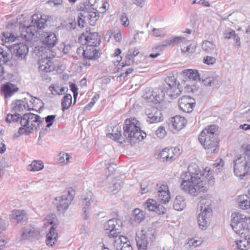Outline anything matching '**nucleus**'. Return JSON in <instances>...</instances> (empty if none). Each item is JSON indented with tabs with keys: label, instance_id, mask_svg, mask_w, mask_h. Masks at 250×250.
<instances>
[{
	"label": "nucleus",
	"instance_id": "obj_1",
	"mask_svg": "<svg viewBox=\"0 0 250 250\" xmlns=\"http://www.w3.org/2000/svg\"><path fill=\"white\" fill-rule=\"evenodd\" d=\"M212 173L210 170L207 171V173L204 177L198 166L192 163L189 165L188 171L181 174V178L182 182L181 184V188L186 192L193 196H197L200 192L207 191L205 186L206 181L209 184H213Z\"/></svg>",
	"mask_w": 250,
	"mask_h": 250
},
{
	"label": "nucleus",
	"instance_id": "obj_2",
	"mask_svg": "<svg viewBox=\"0 0 250 250\" xmlns=\"http://www.w3.org/2000/svg\"><path fill=\"white\" fill-rule=\"evenodd\" d=\"M218 126L215 125H210L205 128L199 136V141L207 150L208 153H216L219 150Z\"/></svg>",
	"mask_w": 250,
	"mask_h": 250
},
{
	"label": "nucleus",
	"instance_id": "obj_3",
	"mask_svg": "<svg viewBox=\"0 0 250 250\" xmlns=\"http://www.w3.org/2000/svg\"><path fill=\"white\" fill-rule=\"evenodd\" d=\"M173 87L169 88L166 86L155 88L151 94L149 96L146 95L145 98L148 102L153 103L154 105H156L157 104L159 105L163 102L166 93L173 98H177L181 93L182 89L179 83L177 86L176 85Z\"/></svg>",
	"mask_w": 250,
	"mask_h": 250
},
{
	"label": "nucleus",
	"instance_id": "obj_4",
	"mask_svg": "<svg viewBox=\"0 0 250 250\" xmlns=\"http://www.w3.org/2000/svg\"><path fill=\"white\" fill-rule=\"evenodd\" d=\"M46 16L41 14H34L32 16L31 24L21 31V37L27 41L32 40L35 33L37 32L39 29L45 28L46 26Z\"/></svg>",
	"mask_w": 250,
	"mask_h": 250
},
{
	"label": "nucleus",
	"instance_id": "obj_5",
	"mask_svg": "<svg viewBox=\"0 0 250 250\" xmlns=\"http://www.w3.org/2000/svg\"><path fill=\"white\" fill-rule=\"evenodd\" d=\"M124 138L125 139L126 142H131L134 139L138 140H143L146 136V134L143 132L138 125L137 121L135 119H127L125 120L124 124Z\"/></svg>",
	"mask_w": 250,
	"mask_h": 250
},
{
	"label": "nucleus",
	"instance_id": "obj_6",
	"mask_svg": "<svg viewBox=\"0 0 250 250\" xmlns=\"http://www.w3.org/2000/svg\"><path fill=\"white\" fill-rule=\"evenodd\" d=\"M212 201L209 199L202 198L198 204V209L200 213L198 215V223L200 228L206 229L209 224V218L212 216Z\"/></svg>",
	"mask_w": 250,
	"mask_h": 250
},
{
	"label": "nucleus",
	"instance_id": "obj_7",
	"mask_svg": "<svg viewBox=\"0 0 250 250\" xmlns=\"http://www.w3.org/2000/svg\"><path fill=\"white\" fill-rule=\"evenodd\" d=\"M231 226L233 230L239 235H245L248 230L250 219L246 215L239 212L231 214Z\"/></svg>",
	"mask_w": 250,
	"mask_h": 250
},
{
	"label": "nucleus",
	"instance_id": "obj_8",
	"mask_svg": "<svg viewBox=\"0 0 250 250\" xmlns=\"http://www.w3.org/2000/svg\"><path fill=\"white\" fill-rule=\"evenodd\" d=\"M44 225L48 227L49 225L52 226L49 229V231L46 235V243L50 247H52L55 243L58 238V233L54 226L57 225L56 216L54 214L48 215L44 220Z\"/></svg>",
	"mask_w": 250,
	"mask_h": 250
},
{
	"label": "nucleus",
	"instance_id": "obj_9",
	"mask_svg": "<svg viewBox=\"0 0 250 250\" xmlns=\"http://www.w3.org/2000/svg\"><path fill=\"white\" fill-rule=\"evenodd\" d=\"M56 53L47 49L42 54V59H39L38 64L40 71L50 72L55 69V65L51 59L55 57Z\"/></svg>",
	"mask_w": 250,
	"mask_h": 250
},
{
	"label": "nucleus",
	"instance_id": "obj_10",
	"mask_svg": "<svg viewBox=\"0 0 250 250\" xmlns=\"http://www.w3.org/2000/svg\"><path fill=\"white\" fill-rule=\"evenodd\" d=\"M75 194V191L72 188H69L64 191L61 197H56L55 200L58 201L56 203L58 211L63 213L67 209L73 200Z\"/></svg>",
	"mask_w": 250,
	"mask_h": 250
},
{
	"label": "nucleus",
	"instance_id": "obj_11",
	"mask_svg": "<svg viewBox=\"0 0 250 250\" xmlns=\"http://www.w3.org/2000/svg\"><path fill=\"white\" fill-rule=\"evenodd\" d=\"M234 161V173L238 177H242L250 174V165L243 159L241 155H238Z\"/></svg>",
	"mask_w": 250,
	"mask_h": 250
},
{
	"label": "nucleus",
	"instance_id": "obj_12",
	"mask_svg": "<svg viewBox=\"0 0 250 250\" xmlns=\"http://www.w3.org/2000/svg\"><path fill=\"white\" fill-rule=\"evenodd\" d=\"M4 49L10 55L11 53L18 60L25 59L29 52L28 46L23 43L14 44L9 48L5 46Z\"/></svg>",
	"mask_w": 250,
	"mask_h": 250
},
{
	"label": "nucleus",
	"instance_id": "obj_13",
	"mask_svg": "<svg viewBox=\"0 0 250 250\" xmlns=\"http://www.w3.org/2000/svg\"><path fill=\"white\" fill-rule=\"evenodd\" d=\"M122 221L116 218H113L106 221L104 224V229L109 231L108 236L111 238L117 237L120 235L122 230Z\"/></svg>",
	"mask_w": 250,
	"mask_h": 250
},
{
	"label": "nucleus",
	"instance_id": "obj_14",
	"mask_svg": "<svg viewBox=\"0 0 250 250\" xmlns=\"http://www.w3.org/2000/svg\"><path fill=\"white\" fill-rule=\"evenodd\" d=\"M157 107L150 106L146 110V114L147 116L146 122L149 124L161 122L163 120V116L161 110Z\"/></svg>",
	"mask_w": 250,
	"mask_h": 250
},
{
	"label": "nucleus",
	"instance_id": "obj_15",
	"mask_svg": "<svg viewBox=\"0 0 250 250\" xmlns=\"http://www.w3.org/2000/svg\"><path fill=\"white\" fill-rule=\"evenodd\" d=\"M41 37L42 44L48 48L54 47L58 41L56 34L51 31H42L41 33Z\"/></svg>",
	"mask_w": 250,
	"mask_h": 250
},
{
	"label": "nucleus",
	"instance_id": "obj_16",
	"mask_svg": "<svg viewBox=\"0 0 250 250\" xmlns=\"http://www.w3.org/2000/svg\"><path fill=\"white\" fill-rule=\"evenodd\" d=\"M154 232L151 228H145L142 230L141 236L137 240V245L138 249H140V248L146 249L148 245L147 238L150 235H153Z\"/></svg>",
	"mask_w": 250,
	"mask_h": 250
},
{
	"label": "nucleus",
	"instance_id": "obj_17",
	"mask_svg": "<svg viewBox=\"0 0 250 250\" xmlns=\"http://www.w3.org/2000/svg\"><path fill=\"white\" fill-rule=\"evenodd\" d=\"M193 101L194 99L189 96H184L180 98L178 100L179 108L185 112H191L195 105V103Z\"/></svg>",
	"mask_w": 250,
	"mask_h": 250
},
{
	"label": "nucleus",
	"instance_id": "obj_18",
	"mask_svg": "<svg viewBox=\"0 0 250 250\" xmlns=\"http://www.w3.org/2000/svg\"><path fill=\"white\" fill-rule=\"evenodd\" d=\"M144 208L148 211H153L158 214H164L166 208L161 204H158L157 202L152 199H148L143 205Z\"/></svg>",
	"mask_w": 250,
	"mask_h": 250
},
{
	"label": "nucleus",
	"instance_id": "obj_19",
	"mask_svg": "<svg viewBox=\"0 0 250 250\" xmlns=\"http://www.w3.org/2000/svg\"><path fill=\"white\" fill-rule=\"evenodd\" d=\"M83 35L84 37L88 46H97L101 42V38L97 32H90V29L88 30L86 29L85 33Z\"/></svg>",
	"mask_w": 250,
	"mask_h": 250
},
{
	"label": "nucleus",
	"instance_id": "obj_20",
	"mask_svg": "<svg viewBox=\"0 0 250 250\" xmlns=\"http://www.w3.org/2000/svg\"><path fill=\"white\" fill-rule=\"evenodd\" d=\"M187 124V120L183 117L176 115L170 119L168 125L170 129L178 131L182 129Z\"/></svg>",
	"mask_w": 250,
	"mask_h": 250
},
{
	"label": "nucleus",
	"instance_id": "obj_21",
	"mask_svg": "<svg viewBox=\"0 0 250 250\" xmlns=\"http://www.w3.org/2000/svg\"><path fill=\"white\" fill-rule=\"evenodd\" d=\"M32 115L33 116L32 117V119L28 120L29 124L30 123H31V125H29L27 127L28 132H32L34 128H35L36 130L39 129L40 125L43 123V118L42 119L39 115L34 114L32 113Z\"/></svg>",
	"mask_w": 250,
	"mask_h": 250
},
{
	"label": "nucleus",
	"instance_id": "obj_22",
	"mask_svg": "<svg viewBox=\"0 0 250 250\" xmlns=\"http://www.w3.org/2000/svg\"><path fill=\"white\" fill-rule=\"evenodd\" d=\"M92 195L93 194L91 191L88 192L86 193L83 201V206H84L83 209V210L84 218L85 219L89 217V208L91 203L93 202Z\"/></svg>",
	"mask_w": 250,
	"mask_h": 250
},
{
	"label": "nucleus",
	"instance_id": "obj_23",
	"mask_svg": "<svg viewBox=\"0 0 250 250\" xmlns=\"http://www.w3.org/2000/svg\"><path fill=\"white\" fill-rule=\"evenodd\" d=\"M1 90L3 93L5 98L11 97L15 92L19 90V88L10 83H6L1 86Z\"/></svg>",
	"mask_w": 250,
	"mask_h": 250
},
{
	"label": "nucleus",
	"instance_id": "obj_24",
	"mask_svg": "<svg viewBox=\"0 0 250 250\" xmlns=\"http://www.w3.org/2000/svg\"><path fill=\"white\" fill-rule=\"evenodd\" d=\"M5 45L3 44H0V62L2 61L5 63L10 60L11 55L4 49ZM4 73V67L0 63V76H2Z\"/></svg>",
	"mask_w": 250,
	"mask_h": 250
},
{
	"label": "nucleus",
	"instance_id": "obj_25",
	"mask_svg": "<svg viewBox=\"0 0 250 250\" xmlns=\"http://www.w3.org/2000/svg\"><path fill=\"white\" fill-rule=\"evenodd\" d=\"M27 108V110H33V108L29 107L28 102L27 101V98H25L23 100H17L16 101L15 106L12 108V112L15 113L23 111Z\"/></svg>",
	"mask_w": 250,
	"mask_h": 250
},
{
	"label": "nucleus",
	"instance_id": "obj_26",
	"mask_svg": "<svg viewBox=\"0 0 250 250\" xmlns=\"http://www.w3.org/2000/svg\"><path fill=\"white\" fill-rule=\"evenodd\" d=\"M83 57L84 61L86 60H95L99 57L98 51L94 46H86Z\"/></svg>",
	"mask_w": 250,
	"mask_h": 250
},
{
	"label": "nucleus",
	"instance_id": "obj_27",
	"mask_svg": "<svg viewBox=\"0 0 250 250\" xmlns=\"http://www.w3.org/2000/svg\"><path fill=\"white\" fill-rule=\"evenodd\" d=\"M182 73L186 77V80H183L185 83L188 80L195 81L198 79L199 81H201V80L198 71L196 70H184L182 71Z\"/></svg>",
	"mask_w": 250,
	"mask_h": 250
},
{
	"label": "nucleus",
	"instance_id": "obj_28",
	"mask_svg": "<svg viewBox=\"0 0 250 250\" xmlns=\"http://www.w3.org/2000/svg\"><path fill=\"white\" fill-rule=\"evenodd\" d=\"M21 239L24 240L33 237L37 234L35 228L32 226H28L23 228L21 231Z\"/></svg>",
	"mask_w": 250,
	"mask_h": 250
},
{
	"label": "nucleus",
	"instance_id": "obj_29",
	"mask_svg": "<svg viewBox=\"0 0 250 250\" xmlns=\"http://www.w3.org/2000/svg\"><path fill=\"white\" fill-rule=\"evenodd\" d=\"M80 15L81 17L87 18L89 20L90 25L92 26L95 25L96 22L99 18V13L97 10V12L87 11L85 13V15H83L82 13H80Z\"/></svg>",
	"mask_w": 250,
	"mask_h": 250
},
{
	"label": "nucleus",
	"instance_id": "obj_30",
	"mask_svg": "<svg viewBox=\"0 0 250 250\" xmlns=\"http://www.w3.org/2000/svg\"><path fill=\"white\" fill-rule=\"evenodd\" d=\"M187 42L186 39L181 37H176L171 39H168L166 41V44H162L157 47L158 48H165L167 45H174L175 44H179L181 42Z\"/></svg>",
	"mask_w": 250,
	"mask_h": 250
},
{
	"label": "nucleus",
	"instance_id": "obj_31",
	"mask_svg": "<svg viewBox=\"0 0 250 250\" xmlns=\"http://www.w3.org/2000/svg\"><path fill=\"white\" fill-rule=\"evenodd\" d=\"M186 206L184 198L181 195L177 196L174 201V209L178 211H181L185 208Z\"/></svg>",
	"mask_w": 250,
	"mask_h": 250
},
{
	"label": "nucleus",
	"instance_id": "obj_32",
	"mask_svg": "<svg viewBox=\"0 0 250 250\" xmlns=\"http://www.w3.org/2000/svg\"><path fill=\"white\" fill-rule=\"evenodd\" d=\"M239 206L243 209H250V198L246 195H243L239 198Z\"/></svg>",
	"mask_w": 250,
	"mask_h": 250
},
{
	"label": "nucleus",
	"instance_id": "obj_33",
	"mask_svg": "<svg viewBox=\"0 0 250 250\" xmlns=\"http://www.w3.org/2000/svg\"><path fill=\"white\" fill-rule=\"evenodd\" d=\"M113 133L109 134L110 138H111V136H113V138L115 140L121 141V142H126L125 139L124 138V133L123 134L121 133V128L114 127L112 130Z\"/></svg>",
	"mask_w": 250,
	"mask_h": 250
},
{
	"label": "nucleus",
	"instance_id": "obj_34",
	"mask_svg": "<svg viewBox=\"0 0 250 250\" xmlns=\"http://www.w3.org/2000/svg\"><path fill=\"white\" fill-rule=\"evenodd\" d=\"M145 214L143 211L139 208H135L133 210V215L131 219L138 223L145 220Z\"/></svg>",
	"mask_w": 250,
	"mask_h": 250
},
{
	"label": "nucleus",
	"instance_id": "obj_35",
	"mask_svg": "<svg viewBox=\"0 0 250 250\" xmlns=\"http://www.w3.org/2000/svg\"><path fill=\"white\" fill-rule=\"evenodd\" d=\"M246 236L244 235V238L239 240H236L237 247L239 250H246L249 249L250 242L246 238Z\"/></svg>",
	"mask_w": 250,
	"mask_h": 250
},
{
	"label": "nucleus",
	"instance_id": "obj_36",
	"mask_svg": "<svg viewBox=\"0 0 250 250\" xmlns=\"http://www.w3.org/2000/svg\"><path fill=\"white\" fill-rule=\"evenodd\" d=\"M72 104V96L70 94H67L63 97L62 100L61 105L62 110L64 111L68 109Z\"/></svg>",
	"mask_w": 250,
	"mask_h": 250
},
{
	"label": "nucleus",
	"instance_id": "obj_37",
	"mask_svg": "<svg viewBox=\"0 0 250 250\" xmlns=\"http://www.w3.org/2000/svg\"><path fill=\"white\" fill-rule=\"evenodd\" d=\"M43 168V164L42 161H34L27 166V169L30 171H39Z\"/></svg>",
	"mask_w": 250,
	"mask_h": 250
},
{
	"label": "nucleus",
	"instance_id": "obj_38",
	"mask_svg": "<svg viewBox=\"0 0 250 250\" xmlns=\"http://www.w3.org/2000/svg\"><path fill=\"white\" fill-rule=\"evenodd\" d=\"M49 89L53 95H62L65 93L66 89L68 90L67 88L60 87L59 85H51Z\"/></svg>",
	"mask_w": 250,
	"mask_h": 250
},
{
	"label": "nucleus",
	"instance_id": "obj_39",
	"mask_svg": "<svg viewBox=\"0 0 250 250\" xmlns=\"http://www.w3.org/2000/svg\"><path fill=\"white\" fill-rule=\"evenodd\" d=\"M11 217L19 223L23 220L25 215L22 211L14 210L12 212Z\"/></svg>",
	"mask_w": 250,
	"mask_h": 250
},
{
	"label": "nucleus",
	"instance_id": "obj_40",
	"mask_svg": "<svg viewBox=\"0 0 250 250\" xmlns=\"http://www.w3.org/2000/svg\"><path fill=\"white\" fill-rule=\"evenodd\" d=\"M33 115H32V113H27L24 114L22 117H20L21 121L20 124L21 126L23 127H27L29 125V120L32 119V117H33Z\"/></svg>",
	"mask_w": 250,
	"mask_h": 250
},
{
	"label": "nucleus",
	"instance_id": "obj_41",
	"mask_svg": "<svg viewBox=\"0 0 250 250\" xmlns=\"http://www.w3.org/2000/svg\"><path fill=\"white\" fill-rule=\"evenodd\" d=\"M158 200L163 203H167L169 202L170 198L169 191H164L158 193Z\"/></svg>",
	"mask_w": 250,
	"mask_h": 250
},
{
	"label": "nucleus",
	"instance_id": "obj_42",
	"mask_svg": "<svg viewBox=\"0 0 250 250\" xmlns=\"http://www.w3.org/2000/svg\"><path fill=\"white\" fill-rule=\"evenodd\" d=\"M216 47V45L215 44L213 43L212 42L205 41L203 42L202 44V49L207 52H210L215 49Z\"/></svg>",
	"mask_w": 250,
	"mask_h": 250
},
{
	"label": "nucleus",
	"instance_id": "obj_43",
	"mask_svg": "<svg viewBox=\"0 0 250 250\" xmlns=\"http://www.w3.org/2000/svg\"><path fill=\"white\" fill-rule=\"evenodd\" d=\"M204 85L207 86H211L216 84L218 81L217 77H206L202 79Z\"/></svg>",
	"mask_w": 250,
	"mask_h": 250
},
{
	"label": "nucleus",
	"instance_id": "obj_44",
	"mask_svg": "<svg viewBox=\"0 0 250 250\" xmlns=\"http://www.w3.org/2000/svg\"><path fill=\"white\" fill-rule=\"evenodd\" d=\"M167 85H162L161 86H166L169 87H174L176 85V78L173 76H167L165 79Z\"/></svg>",
	"mask_w": 250,
	"mask_h": 250
},
{
	"label": "nucleus",
	"instance_id": "obj_45",
	"mask_svg": "<svg viewBox=\"0 0 250 250\" xmlns=\"http://www.w3.org/2000/svg\"><path fill=\"white\" fill-rule=\"evenodd\" d=\"M242 148L245 150L244 156L243 157V159H244L250 165V145H244Z\"/></svg>",
	"mask_w": 250,
	"mask_h": 250
},
{
	"label": "nucleus",
	"instance_id": "obj_46",
	"mask_svg": "<svg viewBox=\"0 0 250 250\" xmlns=\"http://www.w3.org/2000/svg\"><path fill=\"white\" fill-rule=\"evenodd\" d=\"M242 148L245 150L244 156L243 157V159H244L250 165V145H244Z\"/></svg>",
	"mask_w": 250,
	"mask_h": 250
},
{
	"label": "nucleus",
	"instance_id": "obj_47",
	"mask_svg": "<svg viewBox=\"0 0 250 250\" xmlns=\"http://www.w3.org/2000/svg\"><path fill=\"white\" fill-rule=\"evenodd\" d=\"M125 244H130L129 242H128L127 239L126 237L120 235V236L115 240L114 247L115 248V245L118 246H125Z\"/></svg>",
	"mask_w": 250,
	"mask_h": 250
},
{
	"label": "nucleus",
	"instance_id": "obj_48",
	"mask_svg": "<svg viewBox=\"0 0 250 250\" xmlns=\"http://www.w3.org/2000/svg\"><path fill=\"white\" fill-rule=\"evenodd\" d=\"M179 149L176 147L168 148V157H167V161L172 160L174 156L179 153Z\"/></svg>",
	"mask_w": 250,
	"mask_h": 250
},
{
	"label": "nucleus",
	"instance_id": "obj_49",
	"mask_svg": "<svg viewBox=\"0 0 250 250\" xmlns=\"http://www.w3.org/2000/svg\"><path fill=\"white\" fill-rule=\"evenodd\" d=\"M2 35L3 37H5V42H10V41H15L18 37V36H15L14 33H9L8 32H3L2 33Z\"/></svg>",
	"mask_w": 250,
	"mask_h": 250
},
{
	"label": "nucleus",
	"instance_id": "obj_50",
	"mask_svg": "<svg viewBox=\"0 0 250 250\" xmlns=\"http://www.w3.org/2000/svg\"><path fill=\"white\" fill-rule=\"evenodd\" d=\"M201 244V242L200 241L191 239L188 241L187 245L188 246V248L193 249L197 246H200Z\"/></svg>",
	"mask_w": 250,
	"mask_h": 250
},
{
	"label": "nucleus",
	"instance_id": "obj_51",
	"mask_svg": "<svg viewBox=\"0 0 250 250\" xmlns=\"http://www.w3.org/2000/svg\"><path fill=\"white\" fill-rule=\"evenodd\" d=\"M70 157L67 153H60L59 162L61 164H66L69 162Z\"/></svg>",
	"mask_w": 250,
	"mask_h": 250
},
{
	"label": "nucleus",
	"instance_id": "obj_52",
	"mask_svg": "<svg viewBox=\"0 0 250 250\" xmlns=\"http://www.w3.org/2000/svg\"><path fill=\"white\" fill-rule=\"evenodd\" d=\"M56 115H48L45 118V122L47 124V127H49L53 125V122H54L55 119L56 118Z\"/></svg>",
	"mask_w": 250,
	"mask_h": 250
},
{
	"label": "nucleus",
	"instance_id": "obj_53",
	"mask_svg": "<svg viewBox=\"0 0 250 250\" xmlns=\"http://www.w3.org/2000/svg\"><path fill=\"white\" fill-rule=\"evenodd\" d=\"M216 58L213 57L207 56L204 57L203 59V62L208 65H212L215 63L216 62Z\"/></svg>",
	"mask_w": 250,
	"mask_h": 250
},
{
	"label": "nucleus",
	"instance_id": "obj_54",
	"mask_svg": "<svg viewBox=\"0 0 250 250\" xmlns=\"http://www.w3.org/2000/svg\"><path fill=\"white\" fill-rule=\"evenodd\" d=\"M122 184V182L120 181L119 182H117V180L115 179L113 181V188H114L111 191L113 192V193H116L121 188Z\"/></svg>",
	"mask_w": 250,
	"mask_h": 250
},
{
	"label": "nucleus",
	"instance_id": "obj_55",
	"mask_svg": "<svg viewBox=\"0 0 250 250\" xmlns=\"http://www.w3.org/2000/svg\"><path fill=\"white\" fill-rule=\"evenodd\" d=\"M156 134L158 137L163 138L166 135L165 128L163 126H161L156 131Z\"/></svg>",
	"mask_w": 250,
	"mask_h": 250
},
{
	"label": "nucleus",
	"instance_id": "obj_56",
	"mask_svg": "<svg viewBox=\"0 0 250 250\" xmlns=\"http://www.w3.org/2000/svg\"><path fill=\"white\" fill-rule=\"evenodd\" d=\"M196 48V45L195 44L194 45H189L187 46L186 47H184V48L181 49V51L182 52H188L193 53L195 51V49Z\"/></svg>",
	"mask_w": 250,
	"mask_h": 250
},
{
	"label": "nucleus",
	"instance_id": "obj_57",
	"mask_svg": "<svg viewBox=\"0 0 250 250\" xmlns=\"http://www.w3.org/2000/svg\"><path fill=\"white\" fill-rule=\"evenodd\" d=\"M235 33V32L234 30L228 29L224 32L223 36L225 39H229L233 37Z\"/></svg>",
	"mask_w": 250,
	"mask_h": 250
},
{
	"label": "nucleus",
	"instance_id": "obj_58",
	"mask_svg": "<svg viewBox=\"0 0 250 250\" xmlns=\"http://www.w3.org/2000/svg\"><path fill=\"white\" fill-rule=\"evenodd\" d=\"M168 148H164L159 154L160 158L167 161V157H168Z\"/></svg>",
	"mask_w": 250,
	"mask_h": 250
},
{
	"label": "nucleus",
	"instance_id": "obj_59",
	"mask_svg": "<svg viewBox=\"0 0 250 250\" xmlns=\"http://www.w3.org/2000/svg\"><path fill=\"white\" fill-rule=\"evenodd\" d=\"M115 249L116 250H133L130 244H125V246L115 245Z\"/></svg>",
	"mask_w": 250,
	"mask_h": 250
},
{
	"label": "nucleus",
	"instance_id": "obj_60",
	"mask_svg": "<svg viewBox=\"0 0 250 250\" xmlns=\"http://www.w3.org/2000/svg\"><path fill=\"white\" fill-rule=\"evenodd\" d=\"M128 60H131L133 58V57L136 56L139 53V51L138 49L135 48L133 51H131V50H129L128 51Z\"/></svg>",
	"mask_w": 250,
	"mask_h": 250
},
{
	"label": "nucleus",
	"instance_id": "obj_61",
	"mask_svg": "<svg viewBox=\"0 0 250 250\" xmlns=\"http://www.w3.org/2000/svg\"><path fill=\"white\" fill-rule=\"evenodd\" d=\"M121 21L123 25L126 26L129 25V21L128 18L127 17V14L126 13H124L122 15L121 18Z\"/></svg>",
	"mask_w": 250,
	"mask_h": 250
},
{
	"label": "nucleus",
	"instance_id": "obj_62",
	"mask_svg": "<svg viewBox=\"0 0 250 250\" xmlns=\"http://www.w3.org/2000/svg\"><path fill=\"white\" fill-rule=\"evenodd\" d=\"M157 186L158 187V193H160V192L164 191H169L168 189V187L167 185L164 184H161L159 186V184H157Z\"/></svg>",
	"mask_w": 250,
	"mask_h": 250
},
{
	"label": "nucleus",
	"instance_id": "obj_63",
	"mask_svg": "<svg viewBox=\"0 0 250 250\" xmlns=\"http://www.w3.org/2000/svg\"><path fill=\"white\" fill-rule=\"evenodd\" d=\"M76 26V21L69 22L68 23L66 26V29L67 30L74 29L75 28Z\"/></svg>",
	"mask_w": 250,
	"mask_h": 250
},
{
	"label": "nucleus",
	"instance_id": "obj_64",
	"mask_svg": "<svg viewBox=\"0 0 250 250\" xmlns=\"http://www.w3.org/2000/svg\"><path fill=\"white\" fill-rule=\"evenodd\" d=\"M20 114L15 112L13 114H12V116H10L11 119H12V122H17L19 119L20 118Z\"/></svg>",
	"mask_w": 250,
	"mask_h": 250
}]
</instances>
